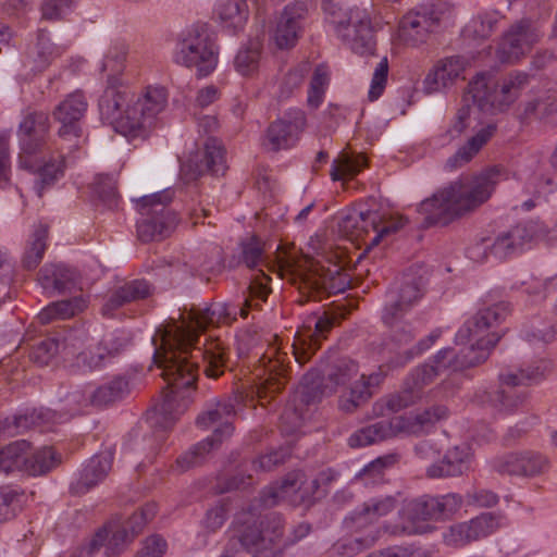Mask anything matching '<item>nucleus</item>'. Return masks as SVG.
Returning a JSON list of instances; mask_svg holds the SVG:
<instances>
[{
    "label": "nucleus",
    "instance_id": "f257e3e1",
    "mask_svg": "<svg viewBox=\"0 0 557 557\" xmlns=\"http://www.w3.org/2000/svg\"><path fill=\"white\" fill-rule=\"evenodd\" d=\"M262 278L256 277L248 287V296L242 305L214 302L206 309L190 311L178 320L172 319L163 329L158 330L161 346L156 350L154 361L162 370L161 375L174 394L180 389L194 386L198 377L199 360L203 362V372L208 377L221 376L228 360L227 347L220 338H211L203 347H196L198 332L210 325L231 324L237 313L247 318L250 309H257L265 301L269 287Z\"/></svg>",
    "mask_w": 557,
    "mask_h": 557
},
{
    "label": "nucleus",
    "instance_id": "f03ea898",
    "mask_svg": "<svg viewBox=\"0 0 557 557\" xmlns=\"http://www.w3.org/2000/svg\"><path fill=\"white\" fill-rule=\"evenodd\" d=\"M502 168H488L476 175L462 176L440 188L419 205L423 226H445L485 203L502 177Z\"/></svg>",
    "mask_w": 557,
    "mask_h": 557
},
{
    "label": "nucleus",
    "instance_id": "7ed1b4c3",
    "mask_svg": "<svg viewBox=\"0 0 557 557\" xmlns=\"http://www.w3.org/2000/svg\"><path fill=\"white\" fill-rule=\"evenodd\" d=\"M169 94L164 87L148 86L135 100L126 88L110 86L99 101L102 120L125 137H144L153 127L160 113L168 106Z\"/></svg>",
    "mask_w": 557,
    "mask_h": 557
},
{
    "label": "nucleus",
    "instance_id": "20e7f679",
    "mask_svg": "<svg viewBox=\"0 0 557 557\" xmlns=\"http://www.w3.org/2000/svg\"><path fill=\"white\" fill-rule=\"evenodd\" d=\"M343 270L344 267L341 264L325 268L321 261L312 258H304L297 262L286 260L288 281L296 285L307 299H322L324 294L344 292L348 280Z\"/></svg>",
    "mask_w": 557,
    "mask_h": 557
},
{
    "label": "nucleus",
    "instance_id": "39448f33",
    "mask_svg": "<svg viewBox=\"0 0 557 557\" xmlns=\"http://www.w3.org/2000/svg\"><path fill=\"white\" fill-rule=\"evenodd\" d=\"M235 416V407L231 399L216 401L202 411L196 422L203 429L214 428L213 433L182 455L176 461L177 466L186 471L200 465L210 451L219 448L224 441L232 436Z\"/></svg>",
    "mask_w": 557,
    "mask_h": 557
},
{
    "label": "nucleus",
    "instance_id": "423d86ee",
    "mask_svg": "<svg viewBox=\"0 0 557 557\" xmlns=\"http://www.w3.org/2000/svg\"><path fill=\"white\" fill-rule=\"evenodd\" d=\"M173 193H161L143 196L137 200V209L141 219L137 223V236L143 243L162 240L174 231L178 223L177 214L169 208Z\"/></svg>",
    "mask_w": 557,
    "mask_h": 557
},
{
    "label": "nucleus",
    "instance_id": "0eeeda50",
    "mask_svg": "<svg viewBox=\"0 0 557 557\" xmlns=\"http://www.w3.org/2000/svg\"><path fill=\"white\" fill-rule=\"evenodd\" d=\"M407 220L403 216L384 219L377 211H352L345 215L341 230L351 239H362L368 247H375L385 236L403 228Z\"/></svg>",
    "mask_w": 557,
    "mask_h": 557
},
{
    "label": "nucleus",
    "instance_id": "6e6552de",
    "mask_svg": "<svg viewBox=\"0 0 557 557\" xmlns=\"http://www.w3.org/2000/svg\"><path fill=\"white\" fill-rule=\"evenodd\" d=\"M358 366L355 361L347 358L338 359L326 368L321 383L315 372L307 373L296 397L300 404L313 403L320 396L331 395L339 387L346 386L358 375Z\"/></svg>",
    "mask_w": 557,
    "mask_h": 557
},
{
    "label": "nucleus",
    "instance_id": "1a4fd4ad",
    "mask_svg": "<svg viewBox=\"0 0 557 557\" xmlns=\"http://www.w3.org/2000/svg\"><path fill=\"white\" fill-rule=\"evenodd\" d=\"M440 374L436 368L424 364L416 368L404 381L401 389L388 394L373 404L372 412L375 417L401 411L416 405L422 397V391Z\"/></svg>",
    "mask_w": 557,
    "mask_h": 557
},
{
    "label": "nucleus",
    "instance_id": "9d476101",
    "mask_svg": "<svg viewBox=\"0 0 557 557\" xmlns=\"http://www.w3.org/2000/svg\"><path fill=\"white\" fill-rule=\"evenodd\" d=\"M154 515L153 506H147L138 512H134L126 521H110L102 530L98 531L90 543V550H96L102 545L111 555L120 554L134 537L140 533Z\"/></svg>",
    "mask_w": 557,
    "mask_h": 557
},
{
    "label": "nucleus",
    "instance_id": "9b49d317",
    "mask_svg": "<svg viewBox=\"0 0 557 557\" xmlns=\"http://www.w3.org/2000/svg\"><path fill=\"white\" fill-rule=\"evenodd\" d=\"M319 487V479L308 481L304 473H288L280 483L265 487L260 497V507L270 508L282 500L299 505L314 495Z\"/></svg>",
    "mask_w": 557,
    "mask_h": 557
},
{
    "label": "nucleus",
    "instance_id": "f8f14e48",
    "mask_svg": "<svg viewBox=\"0 0 557 557\" xmlns=\"http://www.w3.org/2000/svg\"><path fill=\"white\" fill-rule=\"evenodd\" d=\"M461 505L462 499L457 494L422 495L406 504L404 515L412 523L438 521L457 512Z\"/></svg>",
    "mask_w": 557,
    "mask_h": 557
},
{
    "label": "nucleus",
    "instance_id": "ddd939ff",
    "mask_svg": "<svg viewBox=\"0 0 557 557\" xmlns=\"http://www.w3.org/2000/svg\"><path fill=\"white\" fill-rule=\"evenodd\" d=\"M88 108V102L82 91L69 94L53 110L52 115L61 125L58 136L70 144V147H77L83 136L82 120Z\"/></svg>",
    "mask_w": 557,
    "mask_h": 557
},
{
    "label": "nucleus",
    "instance_id": "4468645a",
    "mask_svg": "<svg viewBox=\"0 0 557 557\" xmlns=\"http://www.w3.org/2000/svg\"><path fill=\"white\" fill-rule=\"evenodd\" d=\"M175 60L187 67H196L198 76L209 75L218 63V49L210 37H184L178 44Z\"/></svg>",
    "mask_w": 557,
    "mask_h": 557
},
{
    "label": "nucleus",
    "instance_id": "2eb2a0df",
    "mask_svg": "<svg viewBox=\"0 0 557 557\" xmlns=\"http://www.w3.org/2000/svg\"><path fill=\"white\" fill-rule=\"evenodd\" d=\"M50 122L47 113L34 111L27 113L18 127L22 143L20 164L24 169H33V157L38 154L45 146V137L49 133Z\"/></svg>",
    "mask_w": 557,
    "mask_h": 557
},
{
    "label": "nucleus",
    "instance_id": "dca6fc26",
    "mask_svg": "<svg viewBox=\"0 0 557 557\" xmlns=\"http://www.w3.org/2000/svg\"><path fill=\"white\" fill-rule=\"evenodd\" d=\"M226 170L225 149L216 138H208L203 150L191 153L182 165L187 181H195L206 173L224 175Z\"/></svg>",
    "mask_w": 557,
    "mask_h": 557
},
{
    "label": "nucleus",
    "instance_id": "f3484780",
    "mask_svg": "<svg viewBox=\"0 0 557 557\" xmlns=\"http://www.w3.org/2000/svg\"><path fill=\"white\" fill-rule=\"evenodd\" d=\"M449 409L443 404H433L408 414L395 417L399 435L423 436L434 431L437 423L448 419Z\"/></svg>",
    "mask_w": 557,
    "mask_h": 557
},
{
    "label": "nucleus",
    "instance_id": "a211bd4d",
    "mask_svg": "<svg viewBox=\"0 0 557 557\" xmlns=\"http://www.w3.org/2000/svg\"><path fill=\"white\" fill-rule=\"evenodd\" d=\"M470 66V59L462 55L438 60L424 78V91L431 95L454 86L458 79L466 78L465 72Z\"/></svg>",
    "mask_w": 557,
    "mask_h": 557
},
{
    "label": "nucleus",
    "instance_id": "6ab92c4d",
    "mask_svg": "<svg viewBox=\"0 0 557 557\" xmlns=\"http://www.w3.org/2000/svg\"><path fill=\"white\" fill-rule=\"evenodd\" d=\"M322 8L326 15V21L334 25L335 32L352 30L358 35H363L382 30L377 22L373 23L371 21L366 10L355 8L346 12L331 0H324Z\"/></svg>",
    "mask_w": 557,
    "mask_h": 557
},
{
    "label": "nucleus",
    "instance_id": "aec40b11",
    "mask_svg": "<svg viewBox=\"0 0 557 557\" xmlns=\"http://www.w3.org/2000/svg\"><path fill=\"white\" fill-rule=\"evenodd\" d=\"M543 377L539 367L519 370L517 373L500 374L502 388L494 394L493 405L499 410L510 411L524 401V396L517 395L512 388L520 385H530Z\"/></svg>",
    "mask_w": 557,
    "mask_h": 557
},
{
    "label": "nucleus",
    "instance_id": "412c9836",
    "mask_svg": "<svg viewBox=\"0 0 557 557\" xmlns=\"http://www.w3.org/2000/svg\"><path fill=\"white\" fill-rule=\"evenodd\" d=\"M474 133L470 136L457 151L450 156L445 163V169L456 171L470 163L479 152L495 137L498 125L494 121L480 122L478 127H473Z\"/></svg>",
    "mask_w": 557,
    "mask_h": 557
},
{
    "label": "nucleus",
    "instance_id": "4be33fe9",
    "mask_svg": "<svg viewBox=\"0 0 557 557\" xmlns=\"http://www.w3.org/2000/svg\"><path fill=\"white\" fill-rule=\"evenodd\" d=\"M510 313V306L500 301L480 310L469 319L456 334V343L465 345L479 335L486 336L488 330L502 323Z\"/></svg>",
    "mask_w": 557,
    "mask_h": 557
},
{
    "label": "nucleus",
    "instance_id": "5701e85b",
    "mask_svg": "<svg viewBox=\"0 0 557 557\" xmlns=\"http://www.w3.org/2000/svg\"><path fill=\"white\" fill-rule=\"evenodd\" d=\"M305 124L306 119L302 113H298L293 121L278 119L272 122L261 141L263 149L277 152L293 147L297 143Z\"/></svg>",
    "mask_w": 557,
    "mask_h": 557
},
{
    "label": "nucleus",
    "instance_id": "b1692460",
    "mask_svg": "<svg viewBox=\"0 0 557 557\" xmlns=\"http://www.w3.org/2000/svg\"><path fill=\"white\" fill-rule=\"evenodd\" d=\"M422 277L405 274L401 278L396 296L386 305L383 321L386 325H394L398 317L405 313L422 297Z\"/></svg>",
    "mask_w": 557,
    "mask_h": 557
},
{
    "label": "nucleus",
    "instance_id": "393cba45",
    "mask_svg": "<svg viewBox=\"0 0 557 557\" xmlns=\"http://www.w3.org/2000/svg\"><path fill=\"white\" fill-rule=\"evenodd\" d=\"M336 321V317L324 312L315 318L312 332L298 333L293 345V356L299 364H305L320 348L322 339L326 338Z\"/></svg>",
    "mask_w": 557,
    "mask_h": 557
},
{
    "label": "nucleus",
    "instance_id": "a878e982",
    "mask_svg": "<svg viewBox=\"0 0 557 557\" xmlns=\"http://www.w3.org/2000/svg\"><path fill=\"white\" fill-rule=\"evenodd\" d=\"M495 96L496 84L492 82L491 75L480 72L469 81L461 99L480 112L496 114Z\"/></svg>",
    "mask_w": 557,
    "mask_h": 557
},
{
    "label": "nucleus",
    "instance_id": "bb28decb",
    "mask_svg": "<svg viewBox=\"0 0 557 557\" xmlns=\"http://www.w3.org/2000/svg\"><path fill=\"white\" fill-rule=\"evenodd\" d=\"M125 338L116 335L103 337L99 343L89 346L76 357L78 367L94 370L102 366L107 358H113L125 347Z\"/></svg>",
    "mask_w": 557,
    "mask_h": 557
},
{
    "label": "nucleus",
    "instance_id": "cd10ccee",
    "mask_svg": "<svg viewBox=\"0 0 557 557\" xmlns=\"http://www.w3.org/2000/svg\"><path fill=\"white\" fill-rule=\"evenodd\" d=\"M286 359L287 355L283 352H275L273 357H268V364L265 366L268 377L259 385L257 391L261 401L280 393L285 386L289 369Z\"/></svg>",
    "mask_w": 557,
    "mask_h": 557
},
{
    "label": "nucleus",
    "instance_id": "c85d7f7f",
    "mask_svg": "<svg viewBox=\"0 0 557 557\" xmlns=\"http://www.w3.org/2000/svg\"><path fill=\"white\" fill-rule=\"evenodd\" d=\"M396 506L397 500L393 496L372 498L364 503L360 510L356 511L345 521L351 529L361 530L375 523L380 518L394 511Z\"/></svg>",
    "mask_w": 557,
    "mask_h": 557
},
{
    "label": "nucleus",
    "instance_id": "c756f323",
    "mask_svg": "<svg viewBox=\"0 0 557 557\" xmlns=\"http://www.w3.org/2000/svg\"><path fill=\"white\" fill-rule=\"evenodd\" d=\"M58 414L50 409H34L30 412L5 419L2 422L0 432L8 436H15L30 429L48 428L57 421Z\"/></svg>",
    "mask_w": 557,
    "mask_h": 557
},
{
    "label": "nucleus",
    "instance_id": "7c9ffc66",
    "mask_svg": "<svg viewBox=\"0 0 557 557\" xmlns=\"http://www.w3.org/2000/svg\"><path fill=\"white\" fill-rule=\"evenodd\" d=\"M443 5L444 3L441 0H436L422 12H408L399 21V30L404 35L410 32H414L417 35L436 32L443 13Z\"/></svg>",
    "mask_w": 557,
    "mask_h": 557
},
{
    "label": "nucleus",
    "instance_id": "2f4dec72",
    "mask_svg": "<svg viewBox=\"0 0 557 557\" xmlns=\"http://www.w3.org/2000/svg\"><path fill=\"white\" fill-rule=\"evenodd\" d=\"M399 436L395 417L381 420L354 432L348 438L351 448L366 447L379 442Z\"/></svg>",
    "mask_w": 557,
    "mask_h": 557
},
{
    "label": "nucleus",
    "instance_id": "473e14b6",
    "mask_svg": "<svg viewBox=\"0 0 557 557\" xmlns=\"http://www.w3.org/2000/svg\"><path fill=\"white\" fill-rule=\"evenodd\" d=\"M470 458V448L467 445L454 446L446 451L440 465H431L426 469V475L429 478L460 475L468 470Z\"/></svg>",
    "mask_w": 557,
    "mask_h": 557
},
{
    "label": "nucleus",
    "instance_id": "72a5a7b5",
    "mask_svg": "<svg viewBox=\"0 0 557 557\" xmlns=\"http://www.w3.org/2000/svg\"><path fill=\"white\" fill-rule=\"evenodd\" d=\"M530 76L524 72H512L496 84V111L503 113L520 97L522 90L529 85Z\"/></svg>",
    "mask_w": 557,
    "mask_h": 557
},
{
    "label": "nucleus",
    "instance_id": "f704fd0d",
    "mask_svg": "<svg viewBox=\"0 0 557 557\" xmlns=\"http://www.w3.org/2000/svg\"><path fill=\"white\" fill-rule=\"evenodd\" d=\"M112 459L110 450L101 451L90 458L83 469L79 480L73 485L75 493H86L102 481L111 469Z\"/></svg>",
    "mask_w": 557,
    "mask_h": 557
},
{
    "label": "nucleus",
    "instance_id": "c9c22d12",
    "mask_svg": "<svg viewBox=\"0 0 557 557\" xmlns=\"http://www.w3.org/2000/svg\"><path fill=\"white\" fill-rule=\"evenodd\" d=\"M533 238V231L528 225H516L500 234L491 246L492 253L498 259L521 250Z\"/></svg>",
    "mask_w": 557,
    "mask_h": 557
},
{
    "label": "nucleus",
    "instance_id": "e433bc0d",
    "mask_svg": "<svg viewBox=\"0 0 557 557\" xmlns=\"http://www.w3.org/2000/svg\"><path fill=\"white\" fill-rule=\"evenodd\" d=\"M308 8L305 2L296 1L284 8L276 20L277 35H298L306 32Z\"/></svg>",
    "mask_w": 557,
    "mask_h": 557
},
{
    "label": "nucleus",
    "instance_id": "4c0bfd02",
    "mask_svg": "<svg viewBox=\"0 0 557 557\" xmlns=\"http://www.w3.org/2000/svg\"><path fill=\"white\" fill-rule=\"evenodd\" d=\"M486 359L487 352L485 350H482L473 358H469L465 352L455 354L453 349L445 348L435 355L434 364L431 366L436 368L437 373L441 374L446 370L463 371L485 362Z\"/></svg>",
    "mask_w": 557,
    "mask_h": 557
},
{
    "label": "nucleus",
    "instance_id": "58836bf2",
    "mask_svg": "<svg viewBox=\"0 0 557 557\" xmlns=\"http://www.w3.org/2000/svg\"><path fill=\"white\" fill-rule=\"evenodd\" d=\"M216 13L225 30L243 32L249 16L246 0H220Z\"/></svg>",
    "mask_w": 557,
    "mask_h": 557
},
{
    "label": "nucleus",
    "instance_id": "ea45409f",
    "mask_svg": "<svg viewBox=\"0 0 557 557\" xmlns=\"http://www.w3.org/2000/svg\"><path fill=\"white\" fill-rule=\"evenodd\" d=\"M383 381L382 373H372L368 376L361 375L359 381H356L350 387V396L348 398L342 397L339 406L345 411H354L362 401L371 397L372 387H377Z\"/></svg>",
    "mask_w": 557,
    "mask_h": 557
},
{
    "label": "nucleus",
    "instance_id": "a19ab883",
    "mask_svg": "<svg viewBox=\"0 0 557 557\" xmlns=\"http://www.w3.org/2000/svg\"><path fill=\"white\" fill-rule=\"evenodd\" d=\"M87 307L84 297H74L72 299L61 300L47 306L38 315L42 324L52 322L53 320H65L82 312Z\"/></svg>",
    "mask_w": 557,
    "mask_h": 557
},
{
    "label": "nucleus",
    "instance_id": "79ce46f5",
    "mask_svg": "<svg viewBox=\"0 0 557 557\" xmlns=\"http://www.w3.org/2000/svg\"><path fill=\"white\" fill-rule=\"evenodd\" d=\"M262 42L260 37H250L247 44L238 51L234 64L236 71L243 76L253 75L259 67Z\"/></svg>",
    "mask_w": 557,
    "mask_h": 557
},
{
    "label": "nucleus",
    "instance_id": "37998d69",
    "mask_svg": "<svg viewBox=\"0 0 557 557\" xmlns=\"http://www.w3.org/2000/svg\"><path fill=\"white\" fill-rule=\"evenodd\" d=\"M33 163L35 166L29 169L30 171L37 173V194L39 197L42 196V189L46 186L52 185L57 180H59L63 175L64 171V159H51L47 162H41L37 159V154L33 157Z\"/></svg>",
    "mask_w": 557,
    "mask_h": 557
},
{
    "label": "nucleus",
    "instance_id": "c03bdc74",
    "mask_svg": "<svg viewBox=\"0 0 557 557\" xmlns=\"http://www.w3.org/2000/svg\"><path fill=\"white\" fill-rule=\"evenodd\" d=\"M532 46L529 37H503L496 55L502 63H515L529 53Z\"/></svg>",
    "mask_w": 557,
    "mask_h": 557
},
{
    "label": "nucleus",
    "instance_id": "a18cd8bd",
    "mask_svg": "<svg viewBox=\"0 0 557 557\" xmlns=\"http://www.w3.org/2000/svg\"><path fill=\"white\" fill-rule=\"evenodd\" d=\"M399 460L400 455L398 453H389L380 456L358 473V479L364 484L380 483L384 480L385 471L397 465Z\"/></svg>",
    "mask_w": 557,
    "mask_h": 557
},
{
    "label": "nucleus",
    "instance_id": "49530a36",
    "mask_svg": "<svg viewBox=\"0 0 557 557\" xmlns=\"http://www.w3.org/2000/svg\"><path fill=\"white\" fill-rule=\"evenodd\" d=\"M29 444L26 441H17L4 448H0V473H9L14 470H22L27 462L26 451Z\"/></svg>",
    "mask_w": 557,
    "mask_h": 557
},
{
    "label": "nucleus",
    "instance_id": "de8ad7c7",
    "mask_svg": "<svg viewBox=\"0 0 557 557\" xmlns=\"http://www.w3.org/2000/svg\"><path fill=\"white\" fill-rule=\"evenodd\" d=\"M364 161V158L361 156L352 158L347 152H341L333 160L330 176L333 181H342L345 184L360 172Z\"/></svg>",
    "mask_w": 557,
    "mask_h": 557
},
{
    "label": "nucleus",
    "instance_id": "09e8293b",
    "mask_svg": "<svg viewBox=\"0 0 557 557\" xmlns=\"http://www.w3.org/2000/svg\"><path fill=\"white\" fill-rule=\"evenodd\" d=\"M28 451L29 449L26 451L27 462L23 466L22 470L24 469L33 475L44 474L59 463L52 447H45L32 456L28 455Z\"/></svg>",
    "mask_w": 557,
    "mask_h": 557
},
{
    "label": "nucleus",
    "instance_id": "8fccbe9b",
    "mask_svg": "<svg viewBox=\"0 0 557 557\" xmlns=\"http://www.w3.org/2000/svg\"><path fill=\"white\" fill-rule=\"evenodd\" d=\"M126 392L127 382L122 377H117L95 389L90 400L96 406H106L121 399Z\"/></svg>",
    "mask_w": 557,
    "mask_h": 557
},
{
    "label": "nucleus",
    "instance_id": "3c124183",
    "mask_svg": "<svg viewBox=\"0 0 557 557\" xmlns=\"http://www.w3.org/2000/svg\"><path fill=\"white\" fill-rule=\"evenodd\" d=\"M48 237V227L46 225H39L34 234L30 246L25 252L23 258V265L27 270L35 269L42 259L46 250V239Z\"/></svg>",
    "mask_w": 557,
    "mask_h": 557
},
{
    "label": "nucleus",
    "instance_id": "603ef678",
    "mask_svg": "<svg viewBox=\"0 0 557 557\" xmlns=\"http://www.w3.org/2000/svg\"><path fill=\"white\" fill-rule=\"evenodd\" d=\"M264 243L257 236H251L242 244L243 262L250 269L264 262Z\"/></svg>",
    "mask_w": 557,
    "mask_h": 557
},
{
    "label": "nucleus",
    "instance_id": "864d4df0",
    "mask_svg": "<svg viewBox=\"0 0 557 557\" xmlns=\"http://www.w3.org/2000/svg\"><path fill=\"white\" fill-rule=\"evenodd\" d=\"M263 535L267 537V544L272 547H280L284 533V521L278 513H269L260 521Z\"/></svg>",
    "mask_w": 557,
    "mask_h": 557
},
{
    "label": "nucleus",
    "instance_id": "5fc2aeb1",
    "mask_svg": "<svg viewBox=\"0 0 557 557\" xmlns=\"http://www.w3.org/2000/svg\"><path fill=\"white\" fill-rule=\"evenodd\" d=\"M94 190L98 197L110 208L117 203L116 180L111 175H98L94 182Z\"/></svg>",
    "mask_w": 557,
    "mask_h": 557
},
{
    "label": "nucleus",
    "instance_id": "6e6d98bb",
    "mask_svg": "<svg viewBox=\"0 0 557 557\" xmlns=\"http://www.w3.org/2000/svg\"><path fill=\"white\" fill-rule=\"evenodd\" d=\"M21 507V495L10 486L0 487V522L14 518Z\"/></svg>",
    "mask_w": 557,
    "mask_h": 557
},
{
    "label": "nucleus",
    "instance_id": "4d7b16f0",
    "mask_svg": "<svg viewBox=\"0 0 557 557\" xmlns=\"http://www.w3.org/2000/svg\"><path fill=\"white\" fill-rule=\"evenodd\" d=\"M473 113L472 107L461 100V106L457 110L447 129L450 137H459L472 126V122L476 120Z\"/></svg>",
    "mask_w": 557,
    "mask_h": 557
},
{
    "label": "nucleus",
    "instance_id": "13d9d810",
    "mask_svg": "<svg viewBox=\"0 0 557 557\" xmlns=\"http://www.w3.org/2000/svg\"><path fill=\"white\" fill-rule=\"evenodd\" d=\"M521 476H533L548 469V460L539 453L521 451Z\"/></svg>",
    "mask_w": 557,
    "mask_h": 557
},
{
    "label": "nucleus",
    "instance_id": "bf43d9fd",
    "mask_svg": "<svg viewBox=\"0 0 557 557\" xmlns=\"http://www.w3.org/2000/svg\"><path fill=\"white\" fill-rule=\"evenodd\" d=\"M119 289L126 304L146 299L152 293L151 285L144 280H134L119 287Z\"/></svg>",
    "mask_w": 557,
    "mask_h": 557
},
{
    "label": "nucleus",
    "instance_id": "052dcab7",
    "mask_svg": "<svg viewBox=\"0 0 557 557\" xmlns=\"http://www.w3.org/2000/svg\"><path fill=\"white\" fill-rule=\"evenodd\" d=\"M244 521L243 529L238 531V535L244 543L246 549H257L267 544V537L263 535L262 527L256 524H247Z\"/></svg>",
    "mask_w": 557,
    "mask_h": 557
},
{
    "label": "nucleus",
    "instance_id": "680f3d73",
    "mask_svg": "<svg viewBox=\"0 0 557 557\" xmlns=\"http://www.w3.org/2000/svg\"><path fill=\"white\" fill-rule=\"evenodd\" d=\"M499 339L500 335L498 333H487L486 336L479 335L469 342L471 343L470 346L461 349L458 354L465 352L469 358H473L482 350H485L488 357L491 350L496 346Z\"/></svg>",
    "mask_w": 557,
    "mask_h": 557
},
{
    "label": "nucleus",
    "instance_id": "e2e57ef3",
    "mask_svg": "<svg viewBox=\"0 0 557 557\" xmlns=\"http://www.w3.org/2000/svg\"><path fill=\"white\" fill-rule=\"evenodd\" d=\"M387 75L388 61L387 58L384 57L376 65L372 76L371 86L369 90V99L371 101L379 99V97L383 94L387 83Z\"/></svg>",
    "mask_w": 557,
    "mask_h": 557
},
{
    "label": "nucleus",
    "instance_id": "0e129e2a",
    "mask_svg": "<svg viewBox=\"0 0 557 557\" xmlns=\"http://www.w3.org/2000/svg\"><path fill=\"white\" fill-rule=\"evenodd\" d=\"M472 520L476 541L491 535L500 528L499 518L491 512L482 513Z\"/></svg>",
    "mask_w": 557,
    "mask_h": 557
},
{
    "label": "nucleus",
    "instance_id": "69168bd1",
    "mask_svg": "<svg viewBox=\"0 0 557 557\" xmlns=\"http://www.w3.org/2000/svg\"><path fill=\"white\" fill-rule=\"evenodd\" d=\"M493 468L500 474L521 475V453H510L495 458Z\"/></svg>",
    "mask_w": 557,
    "mask_h": 557
},
{
    "label": "nucleus",
    "instance_id": "338daca9",
    "mask_svg": "<svg viewBox=\"0 0 557 557\" xmlns=\"http://www.w3.org/2000/svg\"><path fill=\"white\" fill-rule=\"evenodd\" d=\"M288 457V449L278 448L265 455H261L257 460L252 462V465L256 470L271 471L276 466L284 463Z\"/></svg>",
    "mask_w": 557,
    "mask_h": 557
},
{
    "label": "nucleus",
    "instance_id": "774afa93",
    "mask_svg": "<svg viewBox=\"0 0 557 557\" xmlns=\"http://www.w3.org/2000/svg\"><path fill=\"white\" fill-rule=\"evenodd\" d=\"M58 352V344L53 339H45L36 345L29 357L39 366H47L53 356Z\"/></svg>",
    "mask_w": 557,
    "mask_h": 557
}]
</instances>
